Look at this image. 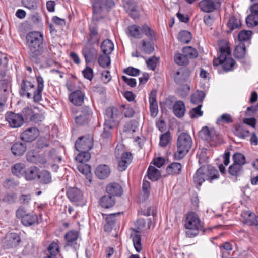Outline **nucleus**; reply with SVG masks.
I'll use <instances>...</instances> for the list:
<instances>
[{
	"label": "nucleus",
	"mask_w": 258,
	"mask_h": 258,
	"mask_svg": "<svg viewBox=\"0 0 258 258\" xmlns=\"http://www.w3.org/2000/svg\"><path fill=\"white\" fill-rule=\"evenodd\" d=\"M43 34L39 31H31L27 34L26 45L30 59L36 63L46 60L50 57L43 47Z\"/></svg>",
	"instance_id": "f257e3e1"
},
{
	"label": "nucleus",
	"mask_w": 258,
	"mask_h": 258,
	"mask_svg": "<svg viewBox=\"0 0 258 258\" xmlns=\"http://www.w3.org/2000/svg\"><path fill=\"white\" fill-rule=\"evenodd\" d=\"M235 60L231 57V51L229 46H221L219 48V55L213 60L214 66L221 64L225 72L233 70L235 64Z\"/></svg>",
	"instance_id": "f03ea898"
},
{
	"label": "nucleus",
	"mask_w": 258,
	"mask_h": 258,
	"mask_svg": "<svg viewBox=\"0 0 258 258\" xmlns=\"http://www.w3.org/2000/svg\"><path fill=\"white\" fill-rule=\"evenodd\" d=\"M115 5L113 0H95L92 3L93 20L99 21L105 16V11L109 12Z\"/></svg>",
	"instance_id": "7ed1b4c3"
},
{
	"label": "nucleus",
	"mask_w": 258,
	"mask_h": 258,
	"mask_svg": "<svg viewBox=\"0 0 258 258\" xmlns=\"http://www.w3.org/2000/svg\"><path fill=\"white\" fill-rule=\"evenodd\" d=\"M192 140L190 136L186 133H182L178 137L177 140V151L174 154L175 158L182 159L191 149Z\"/></svg>",
	"instance_id": "20e7f679"
},
{
	"label": "nucleus",
	"mask_w": 258,
	"mask_h": 258,
	"mask_svg": "<svg viewBox=\"0 0 258 258\" xmlns=\"http://www.w3.org/2000/svg\"><path fill=\"white\" fill-rule=\"evenodd\" d=\"M128 35L136 39L141 38L143 33L151 40L156 39V33L146 24L143 25L140 28L137 25H131L128 26L126 30Z\"/></svg>",
	"instance_id": "39448f33"
},
{
	"label": "nucleus",
	"mask_w": 258,
	"mask_h": 258,
	"mask_svg": "<svg viewBox=\"0 0 258 258\" xmlns=\"http://www.w3.org/2000/svg\"><path fill=\"white\" fill-rule=\"evenodd\" d=\"M184 226L187 231L186 234L189 237H193L199 233V230L202 226L198 215L195 212H189L186 215Z\"/></svg>",
	"instance_id": "423d86ee"
},
{
	"label": "nucleus",
	"mask_w": 258,
	"mask_h": 258,
	"mask_svg": "<svg viewBox=\"0 0 258 258\" xmlns=\"http://www.w3.org/2000/svg\"><path fill=\"white\" fill-rule=\"evenodd\" d=\"M96 21H92L88 26V42L91 45H98L101 39V34L99 32V28Z\"/></svg>",
	"instance_id": "0eeeda50"
},
{
	"label": "nucleus",
	"mask_w": 258,
	"mask_h": 258,
	"mask_svg": "<svg viewBox=\"0 0 258 258\" xmlns=\"http://www.w3.org/2000/svg\"><path fill=\"white\" fill-rule=\"evenodd\" d=\"M37 86L36 87L32 83H26L24 85L26 87H29V90H27V97H41L42 92L44 87V81L41 76L36 77Z\"/></svg>",
	"instance_id": "6e6552de"
},
{
	"label": "nucleus",
	"mask_w": 258,
	"mask_h": 258,
	"mask_svg": "<svg viewBox=\"0 0 258 258\" xmlns=\"http://www.w3.org/2000/svg\"><path fill=\"white\" fill-rule=\"evenodd\" d=\"M198 173L203 176L205 181L212 182L214 179H217L219 172L214 167L209 165L202 166L198 169Z\"/></svg>",
	"instance_id": "1a4fd4ad"
},
{
	"label": "nucleus",
	"mask_w": 258,
	"mask_h": 258,
	"mask_svg": "<svg viewBox=\"0 0 258 258\" xmlns=\"http://www.w3.org/2000/svg\"><path fill=\"white\" fill-rule=\"evenodd\" d=\"M122 117V109L121 107L117 108L115 106L108 107L105 111V121L111 123L118 121Z\"/></svg>",
	"instance_id": "9d476101"
},
{
	"label": "nucleus",
	"mask_w": 258,
	"mask_h": 258,
	"mask_svg": "<svg viewBox=\"0 0 258 258\" xmlns=\"http://www.w3.org/2000/svg\"><path fill=\"white\" fill-rule=\"evenodd\" d=\"M93 146L92 138L85 136L80 137L76 140L75 147L77 151H89Z\"/></svg>",
	"instance_id": "9b49d317"
},
{
	"label": "nucleus",
	"mask_w": 258,
	"mask_h": 258,
	"mask_svg": "<svg viewBox=\"0 0 258 258\" xmlns=\"http://www.w3.org/2000/svg\"><path fill=\"white\" fill-rule=\"evenodd\" d=\"M67 196L69 199L77 206H82L84 204L83 194L77 188H69L67 190Z\"/></svg>",
	"instance_id": "f8f14e48"
},
{
	"label": "nucleus",
	"mask_w": 258,
	"mask_h": 258,
	"mask_svg": "<svg viewBox=\"0 0 258 258\" xmlns=\"http://www.w3.org/2000/svg\"><path fill=\"white\" fill-rule=\"evenodd\" d=\"M5 119L12 128L21 127L24 123V118L21 114L15 113L11 111L6 113Z\"/></svg>",
	"instance_id": "ddd939ff"
},
{
	"label": "nucleus",
	"mask_w": 258,
	"mask_h": 258,
	"mask_svg": "<svg viewBox=\"0 0 258 258\" xmlns=\"http://www.w3.org/2000/svg\"><path fill=\"white\" fill-rule=\"evenodd\" d=\"M221 3L213 0H202L199 3L201 10L205 13H211L219 7Z\"/></svg>",
	"instance_id": "4468645a"
},
{
	"label": "nucleus",
	"mask_w": 258,
	"mask_h": 258,
	"mask_svg": "<svg viewBox=\"0 0 258 258\" xmlns=\"http://www.w3.org/2000/svg\"><path fill=\"white\" fill-rule=\"evenodd\" d=\"M28 162L36 164H44L46 162V159L43 154H39L35 150H30L26 155Z\"/></svg>",
	"instance_id": "2eb2a0df"
},
{
	"label": "nucleus",
	"mask_w": 258,
	"mask_h": 258,
	"mask_svg": "<svg viewBox=\"0 0 258 258\" xmlns=\"http://www.w3.org/2000/svg\"><path fill=\"white\" fill-rule=\"evenodd\" d=\"M39 135V131L36 127H31L26 129L21 134V139L22 140L31 142L35 140Z\"/></svg>",
	"instance_id": "dca6fc26"
},
{
	"label": "nucleus",
	"mask_w": 258,
	"mask_h": 258,
	"mask_svg": "<svg viewBox=\"0 0 258 258\" xmlns=\"http://www.w3.org/2000/svg\"><path fill=\"white\" fill-rule=\"evenodd\" d=\"M200 137L204 140L214 141L219 139L218 135L214 130H209L208 126H204L199 132Z\"/></svg>",
	"instance_id": "f3484780"
},
{
	"label": "nucleus",
	"mask_w": 258,
	"mask_h": 258,
	"mask_svg": "<svg viewBox=\"0 0 258 258\" xmlns=\"http://www.w3.org/2000/svg\"><path fill=\"white\" fill-rule=\"evenodd\" d=\"M243 223L249 226H254L258 222V216L250 211H243L241 214Z\"/></svg>",
	"instance_id": "a211bd4d"
},
{
	"label": "nucleus",
	"mask_w": 258,
	"mask_h": 258,
	"mask_svg": "<svg viewBox=\"0 0 258 258\" xmlns=\"http://www.w3.org/2000/svg\"><path fill=\"white\" fill-rule=\"evenodd\" d=\"M132 154L130 152L122 153L120 156V159L118 161V170L120 171H124L132 162Z\"/></svg>",
	"instance_id": "6ab92c4d"
},
{
	"label": "nucleus",
	"mask_w": 258,
	"mask_h": 258,
	"mask_svg": "<svg viewBox=\"0 0 258 258\" xmlns=\"http://www.w3.org/2000/svg\"><path fill=\"white\" fill-rule=\"evenodd\" d=\"M21 241L20 236L16 233H11L6 236V246L11 248L17 246Z\"/></svg>",
	"instance_id": "aec40b11"
},
{
	"label": "nucleus",
	"mask_w": 258,
	"mask_h": 258,
	"mask_svg": "<svg viewBox=\"0 0 258 258\" xmlns=\"http://www.w3.org/2000/svg\"><path fill=\"white\" fill-rule=\"evenodd\" d=\"M106 191L107 194L114 198L115 196H120L123 192L122 187L116 182L109 183L106 187Z\"/></svg>",
	"instance_id": "412c9836"
},
{
	"label": "nucleus",
	"mask_w": 258,
	"mask_h": 258,
	"mask_svg": "<svg viewBox=\"0 0 258 258\" xmlns=\"http://www.w3.org/2000/svg\"><path fill=\"white\" fill-rule=\"evenodd\" d=\"M82 52L87 63L91 62L96 57L97 53L94 47L88 46L84 47Z\"/></svg>",
	"instance_id": "4be33fe9"
},
{
	"label": "nucleus",
	"mask_w": 258,
	"mask_h": 258,
	"mask_svg": "<svg viewBox=\"0 0 258 258\" xmlns=\"http://www.w3.org/2000/svg\"><path fill=\"white\" fill-rule=\"evenodd\" d=\"M22 223L25 226H31L38 223V218L36 214L29 213L25 214L22 219Z\"/></svg>",
	"instance_id": "5701e85b"
},
{
	"label": "nucleus",
	"mask_w": 258,
	"mask_h": 258,
	"mask_svg": "<svg viewBox=\"0 0 258 258\" xmlns=\"http://www.w3.org/2000/svg\"><path fill=\"white\" fill-rule=\"evenodd\" d=\"M26 148V144L20 142H17L11 147V151L15 156H21L25 152Z\"/></svg>",
	"instance_id": "b1692460"
},
{
	"label": "nucleus",
	"mask_w": 258,
	"mask_h": 258,
	"mask_svg": "<svg viewBox=\"0 0 258 258\" xmlns=\"http://www.w3.org/2000/svg\"><path fill=\"white\" fill-rule=\"evenodd\" d=\"M174 115L178 118L182 117L185 113L186 109L184 103L181 101L175 102L173 106Z\"/></svg>",
	"instance_id": "393cba45"
},
{
	"label": "nucleus",
	"mask_w": 258,
	"mask_h": 258,
	"mask_svg": "<svg viewBox=\"0 0 258 258\" xmlns=\"http://www.w3.org/2000/svg\"><path fill=\"white\" fill-rule=\"evenodd\" d=\"M110 173V168L106 165H100L97 167L95 170L96 176L100 179H104L107 178Z\"/></svg>",
	"instance_id": "a878e982"
},
{
	"label": "nucleus",
	"mask_w": 258,
	"mask_h": 258,
	"mask_svg": "<svg viewBox=\"0 0 258 258\" xmlns=\"http://www.w3.org/2000/svg\"><path fill=\"white\" fill-rule=\"evenodd\" d=\"M100 205L106 209L110 208L115 203V198L108 194L102 196L99 201Z\"/></svg>",
	"instance_id": "bb28decb"
},
{
	"label": "nucleus",
	"mask_w": 258,
	"mask_h": 258,
	"mask_svg": "<svg viewBox=\"0 0 258 258\" xmlns=\"http://www.w3.org/2000/svg\"><path fill=\"white\" fill-rule=\"evenodd\" d=\"M40 169L36 166H31L26 170L25 178L27 181H31L38 178Z\"/></svg>",
	"instance_id": "cd10ccee"
},
{
	"label": "nucleus",
	"mask_w": 258,
	"mask_h": 258,
	"mask_svg": "<svg viewBox=\"0 0 258 258\" xmlns=\"http://www.w3.org/2000/svg\"><path fill=\"white\" fill-rule=\"evenodd\" d=\"M119 214L120 213H118L116 214H111L108 215L102 214L103 217L106 216L105 217L106 224L104 226V229L105 231L109 232L112 230L116 221L115 216Z\"/></svg>",
	"instance_id": "c85d7f7f"
},
{
	"label": "nucleus",
	"mask_w": 258,
	"mask_h": 258,
	"mask_svg": "<svg viewBox=\"0 0 258 258\" xmlns=\"http://www.w3.org/2000/svg\"><path fill=\"white\" fill-rule=\"evenodd\" d=\"M149 40L143 39L141 42V45L139 47L141 51H143L146 54H151L154 50V45L153 42V40H151L149 38Z\"/></svg>",
	"instance_id": "c756f323"
},
{
	"label": "nucleus",
	"mask_w": 258,
	"mask_h": 258,
	"mask_svg": "<svg viewBox=\"0 0 258 258\" xmlns=\"http://www.w3.org/2000/svg\"><path fill=\"white\" fill-rule=\"evenodd\" d=\"M131 237H132L134 246L138 252H141L142 250L141 244V236L139 234V232L134 230L133 232L131 233Z\"/></svg>",
	"instance_id": "7c9ffc66"
},
{
	"label": "nucleus",
	"mask_w": 258,
	"mask_h": 258,
	"mask_svg": "<svg viewBox=\"0 0 258 258\" xmlns=\"http://www.w3.org/2000/svg\"><path fill=\"white\" fill-rule=\"evenodd\" d=\"M190 74V71L187 68H181L177 71L175 75L176 81L178 83H182L188 79Z\"/></svg>",
	"instance_id": "2f4dec72"
},
{
	"label": "nucleus",
	"mask_w": 258,
	"mask_h": 258,
	"mask_svg": "<svg viewBox=\"0 0 258 258\" xmlns=\"http://www.w3.org/2000/svg\"><path fill=\"white\" fill-rule=\"evenodd\" d=\"M26 169L25 168V165L23 163H17L15 164L12 167V173L18 177H22L25 175Z\"/></svg>",
	"instance_id": "473e14b6"
},
{
	"label": "nucleus",
	"mask_w": 258,
	"mask_h": 258,
	"mask_svg": "<svg viewBox=\"0 0 258 258\" xmlns=\"http://www.w3.org/2000/svg\"><path fill=\"white\" fill-rule=\"evenodd\" d=\"M85 113L81 114L75 117V120L76 124L82 125L87 122L90 115V109L88 107L85 109Z\"/></svg>",
	"instance_id": "72a5a7b5"
},
{
	"label": "nucleus",
	"mask_w": 258,
	"mask_h": 258,
	"mask_svg": "<svg viewBox=\"0 0 258 258\" xmlns=\"http://www.w3.org/2000/svg\"><path fill=\"white\" fill-rule=\"evenodd\" d=\"M100 47L103 54H110L114 49V44L109 39L104 40Z\"/></svg>",
	"instance_id": "f704fd0d"
},
{
	"label": "nucleus",
	"mask_w": 258,
	"mask_h": 258,
	"mask_svg": "<svg viewBox=\"0 0 258 258\" xmlns=\"http://www.w3.org/2000/svg\"><path fill=\"white\" fill-rule=\"evenodd\" d=\"M147 174L149 179L152 181L158 180L161 176V173L159 170L152 166L149 167Z\"/></svg>",
	"instance_id": "c9c22d12"
},
{
	"label": "nucleus",
	"mask_w": 258,
	"mask_h": 258,
	"mask_svg": "<svg viewBox=\"0 0 258 258\" xmlns=\"http://www.w3.org/2000/svg\"><path fill=\"white\" fill-rule=\"evenodd\" d=\"M38 178L40 180V182L42 184H48L51 182L52 178L50 173L45 170H43L41 172L39 171Z\"/></svg>",
	"instance_id": "e433bc0d"
},
{
	"label": "nucleus",
	"mask_w": 258,
	"mask_h": 258,
	"mask_svg": "<svg viewBox=\"0 0 258 258\" xmlns=\"http://www.w3.org/2000/svg\"><path fill=\"white\" fill-rule=\"evenodd\" d=\"M182 165L179 163H172L166 168V172L168 174H178L181 172Z\"/></svg>",
	"instance_id": "4c0bfd02"
},
{
	"label": "nucleus",
	"mask_w": 258,
	"mask_h": 258,
	"mask_svg": "<svg viewBox=\"0 0 258 258\" xmlns=\"http://www.w3.org/2000/svg\"><path fill=\"white\" fill-rule=\"evenodd\" d=\"M182 52L188 60L196 58L198 55L197 50L191 46L184 47Z\"/></svg>",
	"instance_id": "58836bf2"
},
{
	"label": "nucleus",
	"mask_w": 258,
	"mask_h": 258,
	"mask_svg": "<svg viewBox=\"0 0 258 258\" xmlns=\"http://www.w3.org/2000/svg\"><path fill=\"white\" fill-rule=\"evenodd\" d=\"M235 57L240 59L244 57L246 53V47L243 43H240L235 47L234 51Z\"/></svg>",
	"instance_id": "ea45409f"
},
{
	"label": "nucleus",
	"mask_w": 258,
	"mask_h": 258,
	"mask_svg": "<svg viewBox=\"0 0 258 258\" xmlns=\"http://www.w3.org/2000/svg\"><path fill=\"white\" fill-rule=\"evenodd\" d=\"M191 34L188 31L183 30L178 35L179 41L183 43H188L191 40Z\"/></svg>",
	"instance_id": "a19ab883"
},
{
	"label": "nucleus",
	"mask_w": 258,
	"mask_h": 258,
	"mask_svg": "<svg viewBox=\"0 0 258 258\" xmlns=\"http://www.w3.org/2000/svg\"><path fill=\"white\" fill-rule=\"evenodd\" d=\"M78 238V233L76 231H71L66 233L65 239L67 242V245H72L76 244V241Z\"/></svg>",
	"instance_id": "79ce46f5"
},
{
	"label": "nucleus",
	"mask_w": 258,
	"mask_h": 258,
	"mask_svg": "<svg viewBox=\"0 0 258 258\" xmlns=\"http://www.w3.org/2000/svg\"><path fill=\"white\" fill-rule=\"evenodd\" d=\"M98 61L100 66L106 68L110 65V57L109 54H101L98 57Z\"/></svg>",
	"instance_id": "37998d69"
},
{
	"label": "nucleus",
	"mask_w": 258,
	"mask_h": 258,
	"mask_svg": "<svg viewBox=\"0 0 258 258\" xmlns=\"http://www.w3.org/2000/svg\"><path fill=\"white\" fill-rule=\"evenodd\" d=\"M80 153L76 156V160L80 163H85L88 161L90 158L91 155L89 151H79Z\"/></svg>",
	"instance_id": "c03bdc74"
},
{
	"label": "nucleus",
	"mask_w": 258,
	"mask_h": 258,
	"mask_svg": "<svg viewBox=\"0 0 258 258\" xmlns=\"http://www.w3.org/2000/svg\"><path fill=\"white\" fill-rule=\"evenodd\" d=\"M174 58L175 62L179 66H186L189 63V60L185 56L183 53H176Z\"/></svg>",
	"instance_id": "a18cd8bd"
},
{
	"label": "nucleus",
	"mask_w": 258,
	"mask_h": 258,
	"mask_svg": "<svg viewBox=\"0 0 258 258\" xmlns=\"http://www.w3.org/2000/svg\"><path fill=\"white\" fill-rule=\"evenodd\" d=\"M11 92L9 84L5 81L2 80L0 82V94L3 97L9 96Z\"/></svg>",
	"instance_id": "49530a36"
},
{
	"label": "nucleus",
	"mask_w": 258,
	"mask_h": 258,
	"mask_svg": "<svg viewBox=\"0 0 258 258\" xmlns=\"http://www.w3.org/2000/svg\"><path fill=\"white\" fill-rule=\"evenodd\" d=\"M151 115L155 117L158 113V107L156 98H149Z\"/></svg>",
	"instance_id": "de8ad7c7"
},
{
	"label": "nucleus",
	"mask_w": 258,
	"mask_h": 258,
	"mask_svg": "<svg viewBox=\"0 0 258 258\" xmlns=\"http://www.w3.org/2000/svg\"><path fill=\"white\" fill-rule=\"evenodd\" d=\"M202 107V105L199 104L189 111V115L191 118H197L203 116V111L201 110Z\"/></svg>",
	"instance_id": "09e8293b"
},
{
	"label": "nucleus",
	"mask_w": 258,
	"mask_h": 258,
	"mask_svg": "<svg viewBox=\"0 0 258 258\" xmlns=\"http://www.w3.org/2000/svg\"><path fill=\"white\" fill-rule=\"evenodd\" d=\"M104 129L101 136L103 139H109L111 137V130L112 129L113 126L111 123L105 122L104 124Z\"/></svg>",
	"instance_id": "8fccbe9b"
},
{
	"label": "nucleus",
	"mask_w": 258,
	"mask_h": 258,
	"mask_svg": "<svg viewBox=\"0 0 258 258\" xmlns=\"http://www.w3.org/2000/svg\"><path fill=\"white\" fill-rule=\"evenodd\" d=\"M243 170L242 166H241L239 164H236L233 163L229 167L228 172L230 174L233 176H238L241 172Z\"/></svg>",
	"instance_id": "3c124183"
},
{
	"label": "nucleus",
	"mask_w": 258,
	"mask_h": 258,
	"mask_svg": "<svg viewBox=\"0 0 258 258\" xmlns=\"http://www.w3.org/2000/svg\"><path fill=\"white\" fill-rule=\"evenodd\" d=\"M170 140L171 135L169 131L164 134H161L160 137V146L163 147H166L170 142Z\"/></svg>",
	"instance_id": "603ef678"
},
{
	"label": "nucleus",
	"mask_w": 258,
	"mask_h": 258,
	"mask_svg": "<svg viewBox=\"0 0 258 258\" xmlns=\"http://www.w3.org/2000/svg\"><path fill=\"white\" fill-rule=\"evenodd\" d=\"M249 133L248 131L244 129L241 126H237L235 128L234 134L240 138L244 139L248 136Z\"/></svg>",
	"instance_id": "864d4df0"
},
{
	"label": "nucleus",
	"mask_w": 258,
	"mask_h": 258,
	"mask_svg": "<svg viewBox=\"0 0 258 258\" xmlns=\"http://www.w3.org/2000/svg\"><path fill=\"white\" fill-rule=\"evenodd\" d=\"M233 163L242 166L246 162L245 156L241 153H236L233 156Z\"/></svg>",
	"instance_id": "5fc2aeb1"
},
{
	"label": "nucleus",
	"mask_w": 258,
	"mask_h": 258,
	"mask_svg": "<svg viewBox=\"0 0 258 258\" xmlns=\"http://www.w3.org/2000/svg\"><path fill=\"white\" fill-rule=\"evenodd\" d=\"M240 25L241 22L239 20L236 18L235 17H231L230 18L228 23V26L231 31L234 29L238 28Z\"/></svg>",
	"instance_id": "6e6d98bb"
},
{
	"label": "nucleus",
	"mask_w": 258,
	"mask_h": 258,
	"mask_svg": "<svg viewBox=\"0 0 258 258\" xmlns=\"http://www.w3.org/2000/svg\"><path fill=\"white\" fill-rule=\"evenodd\" d=\"M22 3L24 7L29 10H35L38 7L37 0H22Z\"/></svg>",
	"instance_id": "4d7b16f0"
},
{
	"label": "nucleus",
	"mask_w": 258,
	"mask_h": 258,
	"mask_svg": "<svg viewBox=\"0 0 258 258\" xmlns=\"http://www.w3.org/2000/svg\"><path fill=\"white\" fill-rule=\"evenodd\" d=\"M34 112L32 109L29 107H25L23 109L21 115H22L24 121L25 120L26 122H29Z\"/></svg>",
	"instance_id": "13d9d810"
},
{
	"label": "nucleus",
	"mask_w": 258,
	"mask_h": 258,
	"mask_svg": "<svg viewBox=\"0 0 258 258\" xmlns=\"http://www.w3.org/2000/svg\"><path fill=\"white\" fill-rule=\"evenodd\" d=\"M251 31L247 30L241 31L238 35V37L239 41H245L250 39L251 36Z\"/></svg>",
	"instance_id": "bf43d9fd"
},
{
	"label": "nucleus",
	"mask_w": 258,
	"mask_h": 258,
	"mask_svg": "<svg viewBox=\"0 0 258 258\" xmlns=\"http://www.w3.org/2000/svg\"><path fill=\"white\" fill-rule=\"evenodd\" d=\"M120 107L122 109V113H123L125 117L131 118L134 116L135 111L133 108L130 106L126 107L125 105H122Z\"/></svg>",
	"instance_id": "052dcab7"
},
{
	"label": "nucleus",
	"mask_w": 258,
	"mask_h": 258,
	"mask_svg": "<svg viewBox=\"0 0 258 258\" xmlns=\"http://www.w3.org/2000/svg\"><path fill=\"white\" fill-rule=\"evenodd\" d=\"M233 122V119L231 118V116L230 114L225 113L222 114L220 117L218 118L217 119V124H221V123H230Z\"/></svg>",
	"instance_id": "680f3d73"
},
{
	"label": "nucleus",
	"mask_w": 258,
	"mask_h": 258,
	"mask_svg": "<svg viewBox=\"0 0 258 258\" xmlns=\"http://www.w3.org/2000/svg\"><path fill=\"white\" fill-rule=\"evenodd\" d=\"M48 255H56L59 252V246L57 243L52 242L48 247Z\"/></svg>",
	"instance_id": "e2e57ef3"
},
{
	"label": "nucleus",
	"mask_w": 258,
	"mask_h": 258,
	"mask_svg": "<svg viewBox=\"0 0 258 258\" xmlns=\"http://www.w3.org/2000/svg\"><path fill=\"white\" fill-rule=\"evenodd\" d=\"M82 74L85 78L91 81L94 76V73L93 69L87 66L85 69L82 71Z\"/></svg>",
	"instance_id": "0e129e2a"
},
{
	"label": "nucleus",
	"mask_w": 258,
	"mask_h": 258,
	"mask_svg": "<svg viewBox=\"0 0 258 258\" xmlns=\"http://www.w3.org/2000/svg\"><path fill=\"white\" fill-rule=\"evenodd\" d=\"M92 91L94 93V95L103 96L105 94L106 90L105 88L98 85L93 86L92 88Z\"/></svg>",
	"instance_id": "69168bd1"
},
{
	"label": "nucleus",
	"mask_w": 258,
	"mask_h": 258,
	"mask_svg": "<svg viewBox=\"0 0 258 258\" xmlns=\"http://www.w3.org/2000/svg\"><path fill=\"white\" fill-rule=\"evenodd\" d=\"M140 72V70L133 67H129L123 70L124 73L132 76H137L139 75Z\"/></svg>",
	"instance_id": "338daca9"
},
{
	"label": "nucleus",
	"mask_w": 258,
	"mask_h": 258,
	"mask_svg": "<svg viewBox=\"0 0 258 258\" xmlns=\"http://www.w3.org/2000/svg\"><path fill=\"white\" fill-rule=\"evenodd\" d=\"M17 199V195L15 193H9L5 195L3 200V201L9 204L15 203Z\"/></svg>",
	"instance_id": "774afa93"
}]
</instances>
